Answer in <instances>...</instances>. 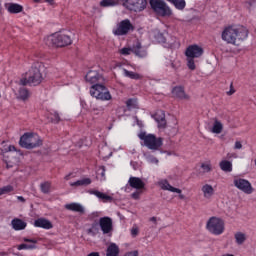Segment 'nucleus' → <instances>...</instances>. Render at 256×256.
Returning a JSON list of instances; mask_svg holds the SVG:
<instances>
[{"label": "nucleus", "mask_w": 256, "mask_h": 256, "mask_svg": "<svg viewBox=\"0 0 256 256\" xmlns=\"http://www.w3.org/2000/svg\"><path fill=\"white\" fill-rule=\"evenodd\" d=\"M128 185L132 187V189H136V191L131 194L132 199H139L145 189V181L139 177L131 176L128 180Z\"/></svg>", "instance_id": "nucleus-10"}, {"label": "nucleus", "mask_w": 256, "mask_h": 256, "mask_svg": "<svg viewBox=\"0 0 256 256\" xmlns=\"http://www.w3.org/2000/svg\"><path fill=\"white\" fill-rule=\"evenodd\" d=\"M118 53L120 55H124V56L131 55V53H135V46H133L132 48L131 47H124V48L120 49L118 51Z\"/></svg>", "instance_id": "nucleus-37"}, {"label": "nucleus", "mask_w": 256, "mask_h": 256, "mask_svg": "<svg viewBox=\"0 0 256 256\" xmlns=\"http://www.w3.org/2000/svg\"><path fill=\"white\" fill-rule=\"evenodd\" d=\"M119 253H120L119 245L111 242L107 247L106 256H119Z\"/></svg>", "instance_id": "nucleus-26"}, {"label": "nucleus", "mask_w": 256, "mask_h": 256, "mask_svg": "<svg viewBox=\"0 0 256 256\" xmlns=\"http://www.w3.org/2000/svg\"><path fill=\"white\" fill-rule=\"evenodd\" d=\"M172 94L177 98V99H189V95L185 93V89L182 86H176L172 90Z\"/></svg>", "instance_id": "nucleus-23"}, {"label": "nucleus", "mask_w": 256, "mask_h": 256, "mask_svg": "<svg viewBox=\"0 0 256 256\" xmlns=\"http://www.w3.org/2000/svg\"><path fill=\"white\" fill-rule=\"evenodd\" d=\"M229 158H230V159H237V155H236V154H230V155H229Z\"/></svg>", "instance_id": "nucleus-58"}, {"label": "nucleus", "mask_w": 256, "mask_h": 256, "mask_svg": "<svg viewBox=\"0 0 256 256\" xmlns=\"http://www.w3.org/2000/svg\"><path fill=\"white\" fill-rule=\"evenodd\" d=\"M65 209L68 211H74L75 213H85V208L79 203H70L65 205Z\"/></svg>", "instance_id": "nucleus-25"}, {"label": "nucleus", "mask_w": 256, "mask_h": 256, "mask_svg": "<svg viewBox=\"0 0 256 256\" xmlns=\"http://www.w3.org/2000/svg\"><path fill=\"white\" fill-rule=\"evenodd\" d=\"M59 120H60V118H59V113L55 112V113L53 114V116L51 117V121H52L53 123H59Z\"/></svg>", "instance_id": "nucleus-49"}, {"label": "nucleus", "mask_w": 256, "mask_h": 256, "mask_svg": "<svg viewBox=\"0 0 256 256\" xmlns=\"http://www.w3.org/2000/svg\"><path fill=\"white\" fill-rule=\"evenodd\" d=\"M175 45H177V38L173 37V36H167L165 43H164V47H175Z\"/></svg>", "instance_id": "nucleus-36"}, {"label": "nucleus", "mask_w": 256, "mask_h": 256, "mask_svg": "<svg viewBox=\"0 0 256 256\" xmlns=\"http://www.w3.org/2000/svg\"><path fill=\"white\" fill-rule=\"evenodd\" d=\"M11 225H12V229H14V231H23L27 227V222H25L19 218H14L11 221Z\"/></svg>", "instance_id": "nucleus-22"}, {"label": "nucleus", "mask_w": 256, "mask_h": 256, "mask_svg": "<svg viewBox=\"0 0 256 256\" xmlns=\"http://www.w3.org/2000/svg\"><path fill=\"white\" fill-rule=\"evenodd\" d=\"M155 39L158 43H162L163 45H165V41H166L167 37H165L162 33L158 32L155 35Z\"/></svg>", "instance_id": "nucleus-46"}, {"label": "nucleus", "mask_w": 256, "mask_h": 256, "mask_svg": "<svg viewBox=\"0 0 256 256\" xmlns=\"http://www.w3.org/2000/svg\"><path fill=\"white\" fill-rule=\"evenodd\" d=\"M206 229L212 235H223L225 233V221L222 218L213 216L208 219Z\"/></svg>", "instance_id": "nucleus-6"}, {"label": "nucleus", "mask_w": 256, "mask_h": 256, "mask_svg": "<svg viewBox=\"0 0 256 256\" xmlns=\"http://www.w3.org/2000/svg\"><path fill=\"white\" fill-rule=\"evenodd\" d=\"M71 43H73L71 32H56L46 39V45H52V47H67Z\"/></svg>", "instance_id": "nucleus-4"}, {"label": "nucleus", "mask_w": 256, "mask_h": 256, "mask_svg": "<svg viewBox=\"0 0 256 256\" xmlns=\"http://www.w3.org/2000/svg\"><path fill=\"white\" fill-rule=\"evenodd\" d=\"M201 191L203 193L204 199H207V201H211L215 195V188H213L211 184H204L201 188Z\"/></svg>", "instance_id": "nucleus-19"}, {"label": "nucleus", "mask_w": 256, "mask_h": 256, "mask_svg": "<svg viewBox=\"0 0 256 256\" xmlns=\"http://www.w3.org/2000/svg\"><path fill=\"white\" fill-rule=\"evenodd\" d=\"M134 54L136 57H140V59H143L147 57V49L141 46V43L137 42L134 45Z\"/></svg>", "instance_id": "nucleus-24"}, {"label": "nucleus", "mask_w": 256, "mask_h": 256, "mask_svg": "<svg viewBox=\"0 0 256 256\" xmlns=\"http://www.w3.org/2000/svg\"><path fill=\"white\" fill-rule=\"evenodd\" d=\"M2 9H3V6H2L1 0H0V12H1Z\"/></svg>", "instance_id": "nucleus-60"}, {"label": "nucleus", "mask_w": 256, "mask_h": 256, "mask_svg": "<svg viewBox=\"0 0 256 256\" xmlns=\"http://www.w3.org/2000/svg\"><path fill=\"white\" fill-rule=\"evenodd\" d=\"M97 179L105 181V166H100L97 170Z\"/></svg>", "instance_id": "nucleus-40"}, {"label": "nucleus", "mask_w": 256, "mask_h": 256, "mask_svg": "<svg viewBox=\"0 0 256 256\" xmlns=\"http://www.w3.org/2000/svg\"><path fill=\"white\" fill-rule=\"evenodd\" d=\"M20 145L24 147V149H35L36 147H41V137H39L36 133H25L20 138Z\"/></svg>", "instance_id": "nucleus-8"}, {"label": "nucleus", "mask_w": 256, "mask_h": 256, "mask_svg": "<svg viewBox=\"0 0 256 256\" xmlns=\"http://www.w3.org/2000/svg\"><path fill=\"white\" fill-rule=\"evenodd\" d=\"M34 227H40L41 229H53V224L45 218H39L34 221Z\"/></svg>", "instance_id": "nucleus-21"}, {"label": "nucleus", "mask_w": 256, "mask_h": 256, "mask_svg": "<svg viewBox=\"0 0 256 256\" xmlns=\"http://www.w3.org/2000/svg\"><path fill=\"white\" fill-rule=\"evenodd\" d=\"M234 186L236 189H239V191H242V193H245L246 195H251V193H253V186L249 180L236 178L234 179Z\"/></svg>", "instance_id": "nucleus-13"}, {"label": "nucleus", "mask_w": 256, "mask_h": 256, "mask_svg": "<svg viewBox=\"0 0 256 256\" xmlns=\"http://www.w3.org/2000/svg\"><path fill=\"white\" fill-rule=\"evenodd\" d=\"M154 119L157 122L159 129H165L167 121L165 120V114L163 112L156 113Z\"/></svg>", "instance_id": "nucleus-29"}, {"label": "nucleus", "mask_w": 256, "mask_h": 256, "mask_svg": "<svg viewBox=\"0 0 256 256\" xmlns=\"http://www.w3.org/2000/svg\"><path fill=\"white\" fill-rule=\"evenodd\" d=\"M17 149L15 146H8L2 150V155L4 157V161L6 163L7 169H11L15 163H17V158L14 159V162L9 161L8 157H13V153H16Z\"/></svg>", "instance_id": "nucleus-16"}, {"label": "nucleus", "mask_w": 256, "mask_h": 256, "mask_svg": "<svg viewBox=\"0 0 256 256\" xmlns=\"http://www.w3.org/2000/svg\"><path fill=\"white\" fill-rule=\"evenodd\" d=\"M122 73H123L124 77H127L128 79H134V80L141 79V75L139 73L129 71L125 68L122 69Z\"/></svg>", "instance_id": "nucleus-34"}, {"label": "nucleus", "mask_w": 256, "mask_h": 256, "mask_svg": "<svg viewBox=\"0 0 256 256\" xmlns=\"http://www.w3.org/2000/svg\"><path fill=\"white\" fill-rule=\"evenodd\" d=\"M168 3H171L172 5H174V7H176L179 11H183V9H185L187 3L185 2V0H167Z\"/></svg>", "instance_id": "nucleus-35"}, {"label": "nucleus", "mask_w": 256, "mask_h": 256, "mask_svg": "<svg viewBox=\"0 0 256 256\" xmlns=\"http://www.w3.org/2000/svg\"><path fill=\"white\" fill-rule=\"evenodd\" d=\"M145 159L148 163H152L153 165H157L159 163V160L151 154H145Z\"/></svg>", "instance_id": "nucleus-44"}, {"label": "nucleus", "mask_w": 256, "mask_h": 256, "mask_svg": "<svg viewBox=\"0 0 256 256\" xmlns=\"http://www.w3.org/2000/svg\"><path fill=\"white\" fill-rule=\"evenodd\" d=\"M234 149L236 150L243 149V143H241V141H236L234 143Z\"/></svg>", "instance_id": "nucleus-51"}, {"label": "nucleus", "mask_w": 256, "mask_h": 256, "mask_svg": "<svg viewBox=\"0 0 256 256\" xmlns=\"http://www.w3.org/2000/svg\"><path fill=\"white\" fill-rule=\"evenodd\" d=\"M166 67H171L172 69H175V64L171 60L166 61Z\"/></svg>", "instance_id": "nucleus-52"}, {"label": "nucleus", "mask_w": 256, "mask_h": 256, "mask_svg": "<svg viewBox=\"0 0 256 256\" xmlns=\"http://www.w3.org/2000/svg\"><path fill=\"white\" fill-rule=\"evenodd\" d=\"M157 221H158V219L155 216L150 218V222L153 223L154 225H157Z\"/></svg>", "instance_id": "nucleus-54"}, {"label": "nucleus", "mask_w": 256, "mask_h": 256, "mask_svg": "<svg viewBox=\"0 0 256 256\" xmlns=\"http://www.w3.org/2000/svg\"><path fill=\"white\" fill-rule=\"evenodd\" d=\"M117 5L116 0H102L100 1V7H115Z\"/></svg>", "instance_id": "nucleus-38"}, {"label": "nucleus", "mask_w": 256, "mask_h": 256, "mask_svg": "<svg viewBox=\"0 0 256 256\" xmlns=\"http://www.w3.org/2000/svg\"><path fill=\"white\" fill-rule=\"evenodd\" d=\"M235 93V88H233V84L230 85V90L227 92V95H233Z\"/></svg>", "instance_id": "nucleus-53"}, {"label": "nucleus", "mask_w": 256, "mask_h": 256, "mask_svg": "<svg viewBox=\"0 0 256 256\" xmlns=\"http://www.w3.org/2000/svg\"><path fill=\"white\" fill-rule=\"evenodd\" d=\"M92 181L91 178H82L75 182H70V187H87V185H91Z\"/></svg>", "instance_id": "nucleus-30"}, {"label": "nucleus", "mask_w": 256, "mask_h": 256, "mask_svg": "<svg viewBox=\"0 0 256 256\" xmlns=\"http://www.w3.org/2000/svg\"><path fill=\"white\" fill-rule=\"evenodd\" d=\"M90 95L100 101H111L113 97L109 89L103 84H94L90 87Z\"/></svg>", "instance_id": "nucleus-7"}, {"label": "nucleus", "mask_w": 256, "mask_h": 256, "mask_svg": "<svg viewBox=\"0 0 256 256\" xmlns=\"http://www.w3.org/2000/svg\"><path fill=\"white\" fill-rule=\"evenodd\" d=\"M18 201H21V203H25V198L23 196H17Z\"/></svg>", "instance_id": "nucleus-55"}, {"label": "nucleus", "mask_w": 256, "mask_h": 256, "mask_svg": "<svg viewBox=\"0 0 256 256\" xmlns=\"http://www.w3.org/2000/svg\"><path fill=\"white\" fill-rule=\"evenodd\" d=\"M133 29L135 28L133 27V24H131V21L129 19H125L117 24V26L113 29L112 33L113 35L121 37L123 35H127L129 31H133Z\"/></svg>", "instance_id": "nucleus-11"}, {"label": "nucleus", "mask_w": 256, "mask_h": 256, "mask_svg": "<svg viewBox=\"0 0 256 256\" xmlns=\"http://www.w3.org/2000/svg\"><path fill=\"white\" fill-rule=\"evenodd\" d=\"M131 237H137L139 235V227L133 226L130 230Z\"/></svg>", "instance_id": "nucleus-47"}, {"label": "nucleus", "mask_w": 256, "mask_h": 256, "mask_svg": "<svg viewBox=\"0 0 256 256\" xmlns=\"http://www.w3.org/2000/svg\"><path fill=\"white\" fill-rule=\"evenodd\" d=\"M99 225L103 235H111L113 233V219L110 217L100 218Z\"/></svg>", "instance_id": "nucleus-15"}, {"label": "nucleus", "mask_w": 256, "mask_h": 256, "mask_svg": "<svg viewBox=\"0 0 256 256\" xmlns=\"http://www.w3.org/2000/svg\"><path fill=\"white\" fill-rule=\"evenodd\" d=\"M123 256H139V251L134 250V251L126 252Z\"/></svg>", "instance_id": "nucleus-50"}, {"label": "nucleus", "mask_w": 256, "mask_h": 256, "mask_svg": "<svg viewBox=\"0 0 256 256\" xmlns=\"http://www.w3.org/2000/svg\"><path fill=\"white\" fill-rule=\"evenodd\" d=\"M115 1H117V5H119V1H122L124 4V3H126L127 0H115Z\"/></svg>", "instance_id": "nucleus-59"}, {"label": "nucleus", "mask_w": 256, "mask_h": 256, "mask_svg": "<svg viewBox=\"0 0 256 256\" xmlns=\"http://www.w3.org/2000/svg\"><path fill=\"white\" fill-rule=\"evenodd\" d=\"M14 189L15 188H13L12 185H7V186L0 188V197H1V195H7V193H12V191H14Z\"/></svg>", "instance_id": "nucleus-41"}, {"label": "nucleus", "mask_w": 256, "mask_h": 256, "mask_svg": "<svg viewBox=\"0 0 256 256\" xmlns=\"http://www.w3.org/2000/svg\"><path fill=\"white\" fill-rule=\"evenodd\" d=\"M87 256H99V253L98 252H92V253L88 254Z\"/></svg>", "instance_id": "nucleus-56"}, {"label": "nucleus", "mask_w": 256, "mask_h": 256, "mask_svg": "<svg viewBox=\"0 0 256 256\" xmlns=\"http://www.w3.org/2000/svg\"><path fill=\"white\" fill-rule=\"evenodd\" d=\"M89 193L90 195H95V197L101 199V201H104V203H107V201H113V197L105 193L99 192L98 190H90Z\"/></svg>", "instance_id": "nucleus-28"}, {"label": "nucleus", "mask_w": 256, "mask_h": 256, "mask_svg": "<svg viewBox=\"0 0 256 256\" xmlns=\"http://www.w3.org/2000/svg\"><path fill=\"white\" fill-rule=\"evenodd\" d=\"M219 167L225 173H231V171H233V163H231L229 160H222L219 163Z\"/></svg>", "instance_id": "nucleus-31"}, {"label": "nucleus", "mask_w": 256, "mask_h": 256, "mask_svg": "<svg viewBox=\"0 0 256 256\" xmlns=\"http://www.w3.org/2000/svg\"><path fill=\"white\" fill-rule=\"evenodd\" d=\"M204 53L203 47L194 44L187 47L185 51L186 56V65L190 71H195L197 69V61L195 59H199L202 57Z\"/></svg>", "instance_id": "nucleus-3"}, {"label": "nucleus", "mask_w": 256, "mask_h": 256, "mask_svg": "<svg viewBox=\"0 0 256 256\" xmlns=\"http://www.w3.org/2000/svg\"><path fill=\"white\" fill-rule=\"evenodd\" d=\"M17 99H21L22 101H25L29 99V90L25 87H20L18 92H16Z\"/></svg>", "instance_id": "nucleus-33"}, {"label": "nucleus", "mask_w": 256, "mask_h": 256, "mask_svg": "<svg viewBox=\"0 0 256 256\" xmlns=\"http://www.w3.org/2000/svg\"><path fill=\"white\" fill-rule=\"evenodd\" d=\"M150 5L153 11L160 17H171L173 15V11L163 0H150Z\"/></svg>", "instance_id": "nucleus-9"}, {"label": "nucleus", "mask_w": 256, "mask_h": 256, "mask_svg": "<svg viewBox=\"0 0 256 256\" xmlns=\"http://www.w3.org/2000/svg\"><path fill=\"white\" fill-rule=\"evenodd\" d=\"M211 133H214L215 135H220V133H223V123L217 118L214 119L211 127Z\"/></svg>", "instance_id": "nucleus-27"}, {"label": "nucleus", "mask_w": 256, "mask_h": 256, "mask_svg": "<svg viewBox=\"0 0 256 256\" xmlns=\"http://www.w3.org/2000/svg\"><path fill=\"white\" fill-rule=\"evenodd\" d=\"M86 81L88 83H95V85H99L98 83H103L105 81V79L103 78V76L101 74H99V72H97V70H90L85 77Z\"/></svg>", "instance_id": "nucleus-17"}, {"label": "nucleus", "mask_w": 256, "mask_h": 256, "mask_svg": "<svg viewBox=\"0 0 256 256\" xmlns=\"http://www.w3.org/2000/svg\"><path fill=\"white\" fill-rule=\"evenodd\" d=\"M35 1V3H39V1H41V0H34Z\"/></svg>", "instance_id": "nucleus-61"}, {"label": "nucleus", "mask_w": 256, "mask_h": 256, "mask_svg": "<svg viewBox=\"0 0 256 256\" xmlns=\"http://www.w3.org/2000/svg\"><path fill=\"white\" fill-rule=\"evenodd\" d=\"M124 7L129 9V11L140 13V11H145L147 7V0H127L124 2Z\"/></svg>", "instance_id": "nucleus-12"}, {"label": "nucleus", "mask_w": 256, "mask_h": 256, "mask_svg": "<svg viewBox=\"0 0 256 256\" xmlns=\"http://www.w3.org/2000/svg\"><path fill=\"white\" fill-rule=\"evenodd\" d=\"M158 185L162 191H169L170 193H176L178 195V199L184 200L185 196L183 195V191L179 188H176L169 184L167 179H161L158 181Z\"/></svg>", "instance_id": "nucleus-14"}, {"label": "nucleus", "mask_w": 256, "mask_h": 256, "mask_svg": "<svg viewBox=\"0 0 256 256\" xmlns=\"http://www.w3.org/2000/svg\"><path fill=\"white\" fill-rule=\"evenodd\" d=\"M99 233V226L97 224H93L89 229H88V234L92 235V237H95V235H98Z\"/></svg>", "instance_id": "nucleus-42"}, {"label": "nucleus", "mask_w": 256, "mask_h": 256, "mask_svg": "<svg viewBox=\"0 0 256 256\" xmlns=\"http://www.w3.org/2000/svg\"><path fill=\"white\" fill-rule=\"evenodd\" d=\"M140 141H143V145L151 151H159L163 147V138L156 137L154 134H149L145 131H141L138 134Z\"/></svg>", "instance_id": "nucleus-5"}, {"label": "nucleus", "mask_w": 256, "mask_h": 256, "mask_svg": "<svg viewBox=\"0 0 256 256\" xmlns=\"http://www.w3.org/2000/svg\"><path fill=\"white\" fill-rule=\"evenodd\" d=\"M247 239H249V236L244 231H236L234 233V241L238 246L245 245Z\"/></svg>", "instance_id": "nucleus-20"}, {"label": "nucleus", "mask_w": 256, "mask_h": 256, "mask_svg": "<svg viewBox=\"0 0 256 256\" xmlns=\"http://www.w3.org/2000/svg\"><path fill=\"white\" fill-rule=\"evenodd\" d=\"M249 37V30L245 26L230 25L224 27L221 39L228 45H241Z\"/></svg>", "instance_id": "nucleus-1"}, {"label": "nucleus", "mask_w": 256, "mask_h": 256, "mask_svg": "<svg viewBox=\"0 0 256 256\" xmlns=\"http://www.w3.org/2000/svg\"><path fill=\"white\" fill-rule=\"evenodd\" d=\"M40 189L42 193H49L51 191V183L50 182H44L40 185Z\"/></svg>", "instance_id": "nucleus-45"}, {"label": "nucleus", "mask_w": 256, "mask_h": 256, "mask_svg": "<svg viewBox=\"0 0 256 256\" xmlns=\"http://www.w3.org/2000/svg\"><path fill=\"white\" fill-rule=\"evenodd\" d=\"M23 241L25 243L20 244V245L17 246L18 251H23V250L31 251L33 249H37V240L29 239V238H23Z\"/></svg>", "instance_id": "nucleus-18"}, {"label": "nucleus", "mask_w": 256, "mask_h": 256, "mask_svg": "<svg viewBox=\"0 0 256 256\" xmlns=\"http://www.w3.org/2000/svg\"><path fill=\"white\" fill-rule=\"evenodd\" d=\"M46 3H49V5H53L55 3V0H45Z\"/></svg>", "instance_id": "nucleus-57"}, {"label": "nucleus", "mask_w": 256, "mask_h": 256, "mask_svg": "<svg viewBox=\"0 0 256 256\" xmlns=\"http://www.w3.org/2000/svg\"><path fill=\"white\" fill-rule=\"evenodd\" d=\"M45 66H43V63L36 62L33 64L31 69L26 74L25 78H22L20 80V85H40V83L43 81V69Z\"/></svg>", "instance_id": "nucleus-2"}, {"label": "nucleus", "mask_w": 256, "mask_h": 256, "mask_svg": "<svg viewBox=\"0 0 256 256\" xmlns=\"http://www.w3.org/2000/svg\"><path fill=\"white\" fill-rule=\"evenodd\" d=\"M8 13L17 14L23 11V6L15 3H10L6 7Z\"/></svg>", "instance_id": "nucleus-32"}, {"label": "nucleus", "mask_w": 256, "mask_h": 256, "mask_svg": "<svg viewBox=\"0 0 256 256\" xmlns=\"http://www.w3.org/2000/svg\"><path fill=\"white\" fill-rule=\"evenodd\" d=\"M126 106L128 109H137V107H138L137 99L127 100Z\"/></svg>", "instance_id": "nucleus-43"}, {"label": "nucleus", "mask_w": 256, "mask_h": 256, "mask_svg": "<svg viewBox=\"0 0 256 256\" xmlns=\"http://www.w3.org/2000/svg\"><path fill=\"white\" fill-rule=\"evenodd\" d=\"M77 177V173L71 172L65 176V181H71V179H75Z\"/></svg>", "instance_id": "nucleus-48"}, {"label": "nucleus", "mask_w": 256, "mask_h": 256, "mask_svg": "<svg viewBox=\"0 0 256 256\" xmlns=\"http://www.w3.org/2000/svg\"><path fill=\"white\" fill-rule=\"evenodd\" d=\"M201 169L203 173H209L213 169V166L211 165V161H206L201 164Z\"/></svg>", "instance_id": "nucleus-39"}]
</instances>
